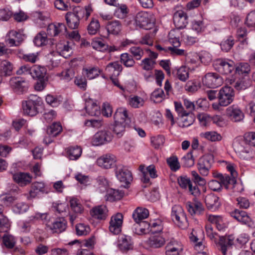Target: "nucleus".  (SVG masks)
<instances>
[{
    "instance_id": "f257e3e1",
    "label": "nucleus",
    "mask_w": 255,
    "mask_h": 255,
    "mask_svg": "<svg viewBox=\"0 0 255 255\" xmlns=\"http://www.w3.org/2000/svg\"><path fill=\"white\" fill-rule=\"evenodd\" d=\"M43 102L41 98L35 95H31L28 98L22 102V108L25 115L29 116H35L42 108Z\"/></svg>"
},
{
    "instance_id": "f03ea898",
    "label": "nucleus",
    "mask_w": 255,
    "mask_h": 255,
    "mask_svg": "<svg viewBox=\"0 0 255 255\" xmlns=\"http://www.w3.org/2000/svg\"><path fill=\"white\" fill-rule=\"evenodd\" d=\"M233 147L235 152L239 154L241 158L250 160L252 158V149L247 144L244 138L238 137L235 138L233 142Z\"/></svg>"
},
{
    "instance_id": "7ed1b4c3",
    "label": "nucleus",
    "mask_w": 255,
    "mask_h": 255,
    "mask_svg": "<svg viewBox=\"0 0 255 255\" xmlns=\"http://www.w3.org/2000/svg\"><path fill=\"white\" fill-rule=\"evenodd\" d=\"M171 217L173 222L179 228L184 229L188 226L186 213L181 206L175 205L172 207Z\"/></svg>"
},
{
    "instance_id": "20e7f679",
    "label": "nucleus",
    "mask_w": 255,
    "mask_h": 255,
    "mask_svg": "<svg viewBox=\"0 0 255 255\" xmlns=\"http://www.w3.org/2000/svg\"><path fill=\"white\" fill-rule=\"evenodd\" d=\"M135 22L139 27L148 30L154 26L155 19L152 14L141 11L136 14Z\"/></svg>"
},
{
    "instance_id": "39448f33",
    "label": "nucleus",
    "mask_w": 255,
    "mask_h": 255,
    "mask_svg": "<svg viewBox=\"0 0 255 255\" xmlns=\"http://www.w3.org/2000/svg\"><path fill=\"white\" fill-rule=\"evenodd\" d=\"M65 37L68 39L65 45V59L70 57L73 53V48L75 46L74 41H79L81 36L78 30H73L68 32L67 28L65 27Z\"/></svg>"
},
{
    "instance_id": "423d86ee",
    "label": "nucleus",
    "mask_w": 255,
    "mask_h": 255,
    "mask_svg": "<svg viewBox=\"0 0 255 255\" xmlns=\"http://www.w3.org/2000/svg\"><path fill=\"white\" fill-rule=\"evenodd\" d=\"M235 92L233 88L225 86L219 90L218 93L219 104L221 106H227L233 102Z\"/></svg>"
},
{
    "instance_id": "0eeeda50",
    "label": "nucleus",
    "mask_w": 255,
    "mask_h": 255,
    "mask_svg": "<svg viewBox=\"0 0 255 255\" xmlns=\"http://www.w3.org/2000/svg\"><path fill=\"white\" fill-rule=\"evenodd\" d=\"M214 66L217 71L224 75L231 74L235 69V62L229 59L219 58L215 61Z\"/></svg>"
},
{
    "instance_id": "6e6552de",
    "label": "nucleus",
    "mask_w": 255,
    "mask_h": 255,
    "mask_svg": "<svg viewBox=\"0 0 255 255\" xmlns=\"http://www.w3.org/2000/svg\"><path fill=\"white\" fill-rule=\"evenodd\" d=\"M223 255H227L228 251L231 250L235 244V237L233 235L222 236L216 243Z\"/></svg>"
},
{
    "instance_id": "1a4fd4ad",
    "label": "nucleus",
    "mask_w": 255,
    "mask_h": 255,
    "mask_svg": "<svg viewBox=\"0 0 255 255\" xmlns=\"http://www.w3.org/2000/svg\"><path fill=\"white\" fill-rule=\"evenodd\" d=\"M179 186L183 189H188L190 194L195 197H198L201 191L197 185L193 186L190 178L187 176H180L177 178Z\"/></svg>"
},
{
    "instance_id": "9d476101",
    "label": "nucleus",
    "mask_w": 255,
    "mask_h": 255,
    "mask_svg": "<svg viewBox=\"0 0 255 255\" xmlns=\"http://www.w3.org/2000/svg\"><path fill=\"white\" fill-rule=\"evenodd\" d=\"M113 135L110 131L104 129L97 132L92 138L94 145L99 146L110 142L113 139Z\"/></svg>"
},
{
    "instance_id": "9b49d317",
    "label": "nucleus",
    "mask_w": 255,
    "mask_h": 255,
    "mask_svg": "<svg viewBox=\"0 0 255 255\" xmlns=\"http://www.w3.org/2000/svg\"><path fill=\"white\" fill-rule=\"evenodd\" d=\"M203 84L210 88H215L223 83L222 78L217 73H208L202 78Z\"/></svg>"
},
{
    "instance_id": "f8f14e48",
    "label": "nucleus",
    "mask_w": 255,
    "mask_h": 255,
    "mask_svg": "<svg viewBox=\"0 0 255 255\" xmlns=\"http://www.w3.org/2000/svg\"><path fill=\"white\" fill-rule=\"evenodd\" d=\"M124 216L121 213L113 215L109 222V230L114 235H118L122 232Z\"/></svg>"
},
{
    "instance_id": "ddd939ff",
    "label": "nucleus",
    "mask_w": 255,
    "mask_h": 255,
    "mask_svg": "<svg viewBox=\"0 0 255 255\" xmlns=\"http://www.w3.org/2000/svg\"><path fill=\"white\" fill-rule=\"evenodd\" d=\"M213 158L211 155L203 156L199 158L197 168L201 175L206 176L209 174Z\"/></svg>"
},
{
    "instance_id": "4468645a",
    "label": "nucleus",
    "mask_w": 255,
    "mask_h": 255,
    "mask_svg": "<svg viewBox=\"0 0 255 255\" xmlns=\"http://www.w3.org/2000/svg\"><path fill=\"white\" fill-rule=\"evenodd\" d=\"M115 172L118 179L126 185H128L132 180L131 172L125 166L119 165Z\"/></svg>"
},
{
    "instance_id": "2eb2a0df",
    "label": "nucleus",
    "mask_w": 255,
    "mask_h": 255,
    "mask_svg": "<svg viewBox=\"0 0 255 255\" xmlns=\"http://www.w3.org/2000/svg\"><path fill=\"white\" fill-rule=\"evenodd\" d=\"M108 212L107 206L104 205L96 206L90 210L91 217L100 221L105 220L108 217Z\"/></svg>"
},
{
    "instance_id": "dca6fc26",
    "label": "nucleus",
    "mask_w": 255,
    "mask_h": 255,
    "mask_svg": "<svg viewBox=\"0 0 255 255\" xmlns=\"http://www.w3.org/2000/svg\"><path fill=\"white\" fill-rule=\"evenodd\" d=\"M24 38V35L20 32L12 30L6 35L5 42L9 46H17Z\"/></svg>"
},
{
    "instance_id": "f3484780",
    "label": "nucleus",
    "mask_w": 255,
    "mask_h": 255,
    "mask_svg": "<svg viewBox=\"0 0 255 255\" xmlns=\"http://www.w3.org/2000/svg\"><path fill=\"white\" fill-rule=\"evenodd\" d=\"M10 87L16 92L22 93L27 90L28 83L21 77H12L9 80Z\"/></svg>"
},
{
    "instance_id": "a211bd4d",
    "label": "nucleus",
    "mask_w": 255,
    "mask_h": 255,
    "mask_svg": "<svg viewBox=\"0 0 255 255\" xmlns=\"http://www.w3.org/2000/svg\"><path fill=\"white\" fill-rule=\"evenodd\" d=\"M165 255H180L183 250L182 244L174 239L168 242L165 248Z\"/></svg>"
},
{
    "instance_id": "6ab92c4d",
    "label": "nucleus",
    "mask_w": 255,
    "mask_h": 255,
    "mask_svg": "<svg viewBox=\"0 0 255 255\" xmlns=\"http://www.w3.org/2000/svg\"><path fill=\"white\" fill-rule=\"evenodd\" d=\"M188 16L183 10H177L173 14V19L175 27L177 29H183L188 24Z\"/></svg>"
},
{
    "instance_id": "aec40b11",
    "label": "nucleus",
    "mask_w": 255,
    "mask_h": 255,
    "mask_svg": "<svg viewBox=\"0 0 255 255\" xmlns=\"http://www.w3.org/2000/svg\"><path fill=\"white\" fill-rule=\"evenodd\" d=\"M186 208L192 216L202 215L204 211L202 204L196 199H194L192 202L190 201L186 202Z\"/></svg>"
},
{
    "instance_id": "412c9836",
    "label": "nucleus",
    "mask_w": 255,
    "mask_h": 255,
    "mask_svg": "<svg viewBox=\"0 0 255 255\" xmlns=\"http://www.w3.org/2000/svg\"><path fill=\"white\" fill-rule=\"evenodd\" d=\"M123 67L118 61L109 63L106 67L105 73L111 79L118 77L122 71Z\"/></svg>"
},
{
    "instance_id": "4be33fe9",
    "label": "nucleus",
    "mask_w": 255,
    "mask_h": 255,
    "mask_svg": "<svg viewBox=\"0 0 255 255\" xmlns=\"http://www.w3.org/2000/svg\"><path fill=\"white\" fill-rule=\"evenodd\" d=\"M227 116L234 122L242 121L244 118V114L241 110L236 105H232L226 109Z\"/></svg>"
},
{
    "instance_id": "5701e85b",
    "label": "nucleus",
    "mask_w": 255,
    "mask_h": 255,
    "mask_svg": "<svg viewBox=\"0 0 255 255\" xmlns=\"http://www.w3.org/2000/svg\"><path fill=\"white\" fill-rule=\"evenodd\" d=\"M231 216L238 221L249 227L254 225L252 219L248 215L245 211H240L238 209L235 210L230 213Z\"/></svg>"
},
{
    "instance_id": "b1692460",
    "label": "nucleus",
    "mask_w": 255,
    "mask_h": 255,
    "mask_svg": "<svg viewBox=\"0 0 255 255\" xmlns=\"http://www.w3.org/2000/svg\"><path fill=\"white\" fill-rule=\"evenodd\" d=\"M12 178L20 186L23 187L31 182L32 176L27 172H18L13 174Z\"/></svg>"
},
{
    "instance_id": "393cba45",
    "label": "nucleus",
    "mask_w": 255,
    "mask_h": 255,
    "mask_svg": "<svg viewBox=\"0 0 255 255\" xmlns=\"http://www.w3.org/2000/svg\"><path fill=\"white\" fill-rule=\"evenodd\" d=\"M116 161V157L112 154H106L98 158L97 164L105 169L111 168Z\"/></svg>"
},
{
    "instance_id": "a878e982",
    "label": "nucleus",
    "mask_w": 255,
    "mask_h": 255,
    "mask_svg": "<svg viewBox=\"0 0 255 255\" xmlns=\"http://www.w3.org/2000/svg\"><path fill=\"white\" fill-rule=\"evenodd\" d=\"M205 203L207 208L212 211L217 210L221 205L219 198L212 193L206 196L205 198Z\"/></svg>"
},
{
    "instance_id": "bb28decb",
    "label": "nucleus",
    "mask_w": 255,
    "mask_h": 255,
    "mask_svg": "<svg viewBox=\"0 0 255 255\" xmlns=\"http://www.w3.org/2000/svg\"><path fill=\"white\" fill-rule=\"evenodd\" d=\"M114 121L116 123H122L128 124L130 120L128 117V111L126 108H119L117 109L114 115Z\"/></svg>"
},
{
    "instance_id": "cd10ccee",
    "label": "nucleus",
    "mask_w": 255,
    "mask_h": 255,
    "mask_svg": "<svg viewBox=\"0 0 255 255\" xmlns=\"http://www.w3.org/2000/svg\"><path fill=\"white\" fill-rule=\"evenodd\" d=\"M85 109L87 113L91 116H98L101 113L100 107L91 99L86 100Z\"/></svg>"
},
{
    "instance_id": "c85d7f7f",
    "label": "nucleus",
    "mask_w": 255,
    "mask_h": 255,
    "mask_svg": "<svg viewBox=\"0 0 255 255\" xmlns=\"http://www.w3.org/2000/svg\"><path fill=\"white\" fill-rule=\"evenodd\" d=\"M179 117V126L181 128L190 126L193 124L195 119L194 114L191 113H185Z\"/></svg>"
},
{
    "instance_id": "c756f323",
    "label": "nucleus",
    "mask_w": 255,
    "mask_h": 255,
    "mask_svg": "<svg viewBox=\"0 0 255 255\" xmlns=\"http://www.w3.org/2000/svg\"><path fill=\"white\" fill-rule=\"evenodd\" d=\"M79 21L80 19L87 20L92 12L93 11L92 5L90 3L84 7L74 10Z\"/></svg>"
},
{
    "instance_id": "7c9ffc66",
    "label": "nucleus",
    "mask_w": 255,
    "mask_h": 255,
    "mask_svg": "<svg viewBox=\"0 0 255 255\" xmlns=\"http://www.w3.org/2000/svg\"><path fill=\"white\" fill-rule=\"evenodd\" d=\"M68 27L71 29H76L78 28L80 21L76 13L73 12H68L65 16Z\"/></svg>"
},
{
    "instance_id": "2f4dec72",
    "label": "nucleus",
    "mask_w": 255,
    "mask_h": 255,
    "mask_svg": "<svg viewBox=\"0 0 255 255\" xmlns=\"http://www.w3.org/2000/svg\"><path fill=\"white\" fill-rule=\"evenodd\" d=\"M82 153V148L80 146H70L66 149V156L70 160H77L81 156Z\"/></svg>"
},
{
    "instance_id": "473e14b6",
    "label": "nucleus",
    "mask_w": 255,
    "mask_h": 255,
    "mask_svg": "<svg viewBox=\"0 0 255 255\" xmlns=\"http://www.w3.org/2000/svg\"><path fill=\"white\" fill-rule=\"evenodd\" d=\"M124 195V192L122 191L110 189L107 192L105 198L106 201L113 202L121 200Z\"/></svg>"
},
{
    "instance_id": "72a5a7b5",
    "label": "nucleus",
    "mask_w": 255,
    "mask_h": 255,
    "mask_svg": "<svg viewBox=\"0 0 255 255\" xmlns=\"http://www.w3.org/2000/svg\"><path fill=\"white\" fill-rule=\"evenodd\" d=\"M149 212L147 209L137 207L132 213V217L135 222H139L147 218Z\"/></svg>"
},
{
    "instance_id": "f704fd0d",
    "label": "nucleus",
    "mask_w": 255,
    "mask_h": 255,
    "mask_svg": "<svg viewBox=\"0 0 255 255\" xmlns=\"http://www.w3.org/2000/svg\"><path fill=\"white\" fill-rule=\"evenodd\" d=\"M106 28L109 33L118 34L122 30V24L119 20H113L107 23Z\"/></svg>"
},
{
    "instance_id": "c9c22d12",
    "label": "nucleus",
    "mask_w": 255,
    "mask_h": 255,
    "mask_svg": "<svg viewBox=\"0 0 255 255\" xmlns=\"http://www.w3.org/2000/svg\"><path fill=\"white\" fill-rule=\"evenodd\" d=\"M119 248L123 252H126L132 248V242L129 236L124 235L119 241Z\"/></svg>"
},
{
    "instance_id": "e433bc0d",
    "label": "nucleus",
    "mask_w": 255,
    "mask_h": 255,
    "mask_svg": "<svg viewBox=\"0 0 255 255\" xmlns=\"http://www.w3.org/2000/svg\"><path fill=\"white\" fill-rule=\"evenodd\" d=\"M48 24L47 28V35L50 36H56L58 35L62 30V23H53Z\"/></svg>"
},
{
    "instance_id": "4c0bfd02",
    "label": "nucleus",
    "mask_w": 255,
    "mask_h": 255,
    "mask_svg": "<svg viewBox=\"0 0 255 255\" xmlns=\"http://www.w3.org/2000/svg\"><path fill=\"white\" fill-rule=\"evenodd\" d=\"M46 69L44 67L35 65L31 67L30 75L33 79L44 78L46 74Z\"/></svg>"
},
{
    "instance_id": "58836bf2",
    "label": "nucleus",
    "mask_w": 255,
    "mask_h": 255,
    "mask_svg": "<svg viewBox=\"0 0 255 255\" xmlns=\"http://www.w3.org/2000/svg\"><path fill=\"white\" fill-rule=\"evenodd\" d=\"M45 184L42 182H36L32 184L29 195L30 198H34L39 192H44Z\"/></svg>"
},
{
    "instance_id": "ea45409f",
    "label": "nucleus",
    "mask_w": 255,
    "mask_h": 255,
    "mask_svg": "<svg viewBox=\"0 0 255 255\" xmlns=\"http://www.w3.org/2000/svg\"><path fill=\"white\" fill-rule=\"evenodd\" d=\"M230 84L232 85L237 90H242L247 89L250 86L251 83L250 81L248 79L245 78H242L234 81L231 80Z\"/></svg>"
},
{
    "instance_id": "a19ab883",
    "label": "nucleus",
    "mask_w": 255,
    "mask_h": 255,
    "mask_svg": "<svg viewBox=\"0 0 255 255\" xmlns=\"http://www.w3.org/2000/svg\"><path fill=\"white\" fill-rule=\"evenodd\" d=\"M121 62L126 67H133L135 64V59L129 53H124L120 55Z\"/></svg>"
},
{
    "instance_id": "79ce46f5",
    "label": "nucleus",
    "mask_w": 255,
    "mask_h": 255,
    "mask_svg": "<svg viewBox=\"0 0 255 255\" xmlns=\"http://www.w3.org/2000/svg\"><path fill=\"white\" fill-rule=\"evenodd\" d=\"M34 17H35V20L36 23L39 24L41 27L44 26L49 22V14L47 13H42L41 12H36L34 14Z\"/></svg>"
},
{
    "instance_id": "37998d69",
    "label": "nucleus",
    "mask_w": 255,
    "mask_h": 255,
    "mask_svg": "<svg viewBox=\"0 0 255 255\" xmlns=\"http://www.w3.org/2000/svg\"><path fill=\"white\" fill-rule=\"evenodd\" d=\"M165 243V239L159 235L153 236L149 239V245L151 248H159L162 247Z\"/></svg>"
},
{
    "instance_id": "c03bdc74",
    "label": "nucleus",
    "mask_w": 255,
    "mask_h": 255,
    "mask_svg": "<svg viewBox=\"0 0 255 255\" xmlns=\"http://www.w3.org/2000/svg\"><path fill=\"white\" fill-rule=\"evenodd\" d=\"M100 24L99 21L93 17L88 25L87 30L90 35H95L100 30Z\"/></svg>"
},
{
    "instance_id": "a18cd8bd",
    "label": "nucleus",
    "mask_w": 255,
    "mask_h": 255,
    "mask_svg": "<svg viewBox=\"0 0 255 255\" xmlns=\"http://www.w3.org/2000/svg\"><path fill=\"white\" fill-rule=\"evenodd\" d=\"M150 100L154 103H160L165 98L163 90L161 88L155 89L150 95Z\"/></svg>"
},
{
    "instance_id": "49530a36",
    "label": "nucleus",
    "mask_w": 255,
    "mask_h": 255,
    "mask_svg": "<svg viewBox=\"0 0 255 255\" xmlns=\"http://www.w3.org/2000/svg\"><path fill=\"white\" fill-rule=\"evenodd\" d=\"M62 129L60 123L55 122L47 128V134L52 137L56 136L62 131Z\"/></svg>"
},
{
    "instance_id": "de8ad7c7",
    "label": "nucleus",
    "mask_w": 255,
    "mask_h": 255,
    "mask_svg": "<svg viewBox=\"0 0 255 255\" xmlns=\"http://www.w3.org/2000/svg\"><path fill=\"white\" fill-rule=\"evenodd\" d=\"M34 44L38 47L46 45L48 42V38L46 33L41 31L38 33L33 39Z\"/></svg>"
},
{
    "instance_id": "09e8293b",
    "label": "nucleus",
    "mask_w": 255,
    "mask_h": 255,
    "mask_svg": "<svg viewBox=\"0 0 255 255\" xmlns=\"http://www.w3.org/2000/svg\"><path fill=\"white\" fill-rule=\"evenodd\" d=\"M83 71L89 79H93L98 77L101 73V70L97 66L89 68H84Z\"/></svg>"
},
{
    "instance_id": "8fccbe9b",
    "label": "nucleus",
    "mask_w": 255,
    "mask_h": 255,
    "mask_svg": "<svg viewBox=\"0 0 255 255\" xmlns=\"http://www.w3.org/2000/svg\"><path fill=\"white\" fill-rule=\"evenodd\" d=\"M127 125L122 123H118L115 122L114 124L112 126L111 129L117 137L119 138L123 136Z\"/></svg>"
},
{
    "instance_id": "3c124183",
    "label": "nucleus",
    "mask_w": 255,
    "mask_h": 255,
    "mask_svg": "<svg viewBox=\"0 0 255 255\" xmlns=\"http://www.w3.org/2000/svg\"><path fill=\"white\" fill-rule=\"evenodd\" d=\"M63 221L64 218H59L51 225H47V227H49L54 233H61L64 231Z\"/></svg>"
},
{
    "instance_id": "603ef678",
    "label": "nucleus",
    "mask_w": 255,
    "mask_h": 255,
    "mask_svg": "<svg viewBox=\"0 0 255 255\" xmlns=\"http://www.w3.org/2000/svg\"><path fill=\"white\" fill-rule=\"evenodd\" d=\"M71 209L76 213H82L84 208L80 201L75 197H71L69 200Z\"/></svg>"
},
{
    "instance_id": "864d4df0",
    "label": "nucleus",
    "mask_w": 255,
    "mask_h": 255,
    "mask_svg": "<svg viewBox=\"0 0 255 255\" xmlns=\"http://www.w3.org/2000/svg\"><path fill=\"white\" fill-rule=\"evenodd\" d=\"M200 135L201 137L211 141H220L222 138L221 134L215 131L203 132L200 134Z\"/></svg>"
},
{
    "instance_id": "5fc2aeb1",
    "label": "nucleus",
    "mask_w": 255,
    "mask_h": 255,
    "mask_svg": "<svg viewBox=\"0 0 255 255\" xmlns=\"http://www.w3.org/2000/svg\"><path fill=\"white\" fill-rule=\"evenodd\" d=\"M130 54L136 60H140L144 55L143 49L139 46H133L128 50Z\"/></svg>"
},
{
    "instance_id": "6e6d98bb",
    "label": "nucleus",
    "mask_w": 255,
    "mask_h": 255,
    "mask_svg": "<svg viewBox=\"0 0 255 255\" xmlns=\"http://www.w3.org/2000/svg\"><path fill=\"white\" fill-rule=\"evenodd\" d=\"M176 75L180 81L185 82L189 78V69L185 66H181L177 70Z\"/></svg>"
},
{
    "instance_id": "4d7b16f0",
    "label": "nucleus",
    "mask_w": 255,
    "mask_h": 255,
    "mask_svg": "<svg viewBox=\"0 0 255 255\" xmlns=\"http://www.w3.org/2000/svg\"><path fill=\"white\" fill-rule=\"evenodd\" d=\"M166 162L172 171L175 172L179 170L180 167V163L176 156L173 155L167 158Z\"/></svg>"
},
{
    "instance_id": "13d9d810",
    "label": "nucleus",
    "mask_w": 255,
    "mask_h": 255,
    "mask_svg": "<svg viewBox=\"0 0 255 255\" xmlns=\"http://www.w3.org/2000/svg\"><path fill=\"white\" fill-rule=\"evenodd\" d=\"M235 72L239 75L248 74L251 71L250 65L245 62L240 63L235 65Z\"/></svg>"
},
{
    "instance_id": "bf43d9fd",
    "label": "nucleus",
    "mask_w": 255,
    "mask_h": 255,
    "mask_svg": "<svg viewBox=\"0 0 255 255\" xmlns=\"http://www.w3.org/2000/svg\"><path fill=\"white\" fill-rule=\"evenodd\" d=\"M12 70V66L8 61L3 60L0 64V71L1 74L5 76L10 75Z\"/></svg>"
},
{
    "instance_id": "052dcab7",
    "label": "nucleus",
    "mask_w": 255,
    "mask_h": 255,
    "mask_svg": "<svg viewBox=\"0 0 255 255\" xmlns=\"http://www.w3.org/2000/svg\"><path fill=\"white\" fill-rule=\"evenodd\" d=\"M19 57L25 62H30L32 63H35L38 60V53H21L19 55Z\"/></svg>"
},
{
    "instance_id": "680f3d73",
    "label": "nucleus",
    "mask_w": 255,
    "mask_h": 255,
    "mask_svg": "<svg viewBox=\"0 0 255 255\" xmlns=\"http://www.w3.org/2000/svg\"><path fill=\"white\" fill-rule=\"evenodd\" d=\"M2 243L6 248L12 249L15 245L16 240L13 236L9 234H5L2 237Z\"/></svg>"
},
{
    "instance_id": "e2e57ef3",
    "label": "nucleus",
    "mask_w": 255,
    "mask_h": 255,
    "mask_svg": "<svg viewBox=\"0 0 255 255\" xmlns=\"http://www.w3.org/2000/svg\"><path fill=\"white\" fill-rule=\"evenodd\" d=\"M128 103L131 107L138 108L144 105V101L142 98L139 96H134L129 99Z\"/></svg>"
},
{
    "instance_id": "0e129e2a",
    "label": "nucleus",
    "mask_w": 255,
    "mask_h": 255,
    "mask_svg": "<svg viewBox=\"0 0 255 255\" xmlns=\"http://www.w3.org/2000/svg\"><path fill=\"white\" fill-rule=\"evenodd\" d=\"M104 122L101 119L87 120L84 122V125L88 128H99L103 125Z\"/></svg>"
},
{
    "instance_id": "69168bd1",
    "label": "nucleus",
    "mask_w": 255,
    "mask_h": 255,
    "mask_svg": "<svg viewBox=\"0 0 255 255\" xmlns=\"http://www.w3.org/2000/svg\"><path fill=\"white\" fill-rule=\"evenodd\" d=\"M200 88V85L196 80H189L185 84V89L188 92L193 93Z\"/></svg>"
},
{
    "instance_id": "338daca9",
    "label": "nucleus",
    "mask_w": 255,
    "mask_h": 255,
    "mask_svg": "<svg viewBox=\"0 0 255 255\" xmlns=\"http://www.w3.org/2000/svg\"><path fill=\"white\" fill-rule=\"evenodd\" d=\"M247 35V30L246 28H239L237 31V36L241 43L243 45L248 44V41L246 38Z\"/></svg>"
},
{
    "instance_id": "774afa93",
    "label": "nucleus",
    "mask_w": 255,
    "mask_h": 255,
    "mask_svg": "<svg viewBox=\"0 0 255 255\" xmlns=\"http://www.w3.org/2000/svg\"><path fill=\"white\" fill-rule=\"evenodd\" d=\"M245 23L248 27L255 28V10L248 14Z\"/></svg>"
}]
</instances>
